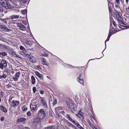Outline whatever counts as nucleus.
<instances>
[{"instance_id": "4", "label": "nucleus", "mask_w": 129, "mask_h": 129, "mask_svg": "<svg viewBox=\"0 0 129 129\" xmlns=\"http://www.w3.org/2000/svg\"><path fill=\"white\" fill-rule=\"evenodd\" d=\"M19 102L18 101L13 100L11 103V105L14 107H15L19 104Z\"/></svg>"}, {"instance_id": "54", "label": "nucleus", "mask_w": 129, "mask_h": 129, "mask_svg": "<svg viewBox=\"0 0 129 129\" xmlns=\"http://www.w3.org/2000/svg\"><path fill=\"white\" fill-rule=\"evenodd\" d=\"M111 25L112 26V24H111V23H110V27H111Z\"/></svg>"}, {"instance_id": "24", "label": "nucleus", "mask_w": 129, "mask_h": 129, "mask_svg": "<svg viewBox=\"0 0 129 129\" xmlns=\"http://www.w3.org/2000/svg\"><path fill=\"white\" fill-rule=\"evenodd\" d=\"M78 127L80 128L81 129H84L78 123L76 125Z\"/></svg>"}, {"instance_id": "40", "label": "nucleus", "mask_w": 129, "mask_h": 129, "mask_svg": "<svg viewBox=\"0 0 129 129\" xmlns=\"http://www.w3.org/2000/svg\"><path fill=\"white\" fill-rule=\"evenodd\" d=\"M36 67L37 68L40 69H42L41 67L40 66H36Z\"/></svg>"}, {"instance_id": "10", "label": "nucleus", "mask_w": 129, "mask_h": 129, "mask_svg": "<svg viewBox=\"0 0 129 129\" xmlns=\"http://www.w3.org/2000/svg\"><path fill=\"white\" fill-rule=\"evenodd\" d=\"M36 75L38 76L41 79H43V75L40 74L39 72L36 71L35 72Z\"/></svg>"}, {"instance_id": "60", "label": "nucleus", "mask_w": 129, "mask_h": 129, "mask_svg": "<svg viewBox=\"0 0 129 129\" xmlns=\"http://www.w3.org/2000/svg\"><path fill=\"white\" fill-rule=\"evenodd\" d=\"M27 54L29 56V54Z\"/></svg>"}, {"instance_id": "53", "label": "nucleus", "mask_w": 129, "mask_h": 129, "mask_svg": "<svg viewBox=\"0 0 129 129\" xmlns=\"http://www.w3.org/2000/svg\"><path fill=\"white\" fill-rule=\"evenodd\" d=\"M6 71H7V73H9V70H7Z\"/></svg>"}, {"instance_id": "43", "label": "nucleus", "mask_w": 129, "mask_h": 129, "mask_svg": "<svg viewBox=\"0 0 129 129\" xmlns=\"http://www.w3.org/2000/svg\"><path fill=\"white\" fill-rule=\"evenodd\" d=\"M88 123L92 127L93 126V124H91V122L90 121L88 122Z\"/></svg>"}, {"instance_id": "41", "label": "nucleus", "mask_w": 129, "mask_h": 129, "mask_svg": "<svg viewBox=\"0 0 129 129\" xmlns=\"http://www.w3.org/2000/svg\"><path fill=\"white\" fill-rule=\"evenodd\" d=\"M81 75H82V74H79V76L78 77V80H79L80 79H81L80 77H81Z\"/></svg>"}, {"instance_id": "37", "label": "nucleus", "mask_w": 129, "mask_h": 129, "mask_svg": "<svg viewBox=\"0 0 129 129\" xmlns=\"http://www.w3.org/2000/svg\"><path fill=\"white\" fill-rule=\"evenodd\" d=\"M0 120L1 121H3L4 120V117H2L0 118Z\"/></svg>"}, {"instance_id": "35", "label": "nucleus", "mask_w": 129, "mask_h": 129, "mask_svg": "<svg viewBox=\"0 0 129 129\" xmlns=\"http://www.w3.org/2000/svg\"><path fill=\"white\" fill-rule=\"evenodd\" d=\"M62 108L61 107H58L57 108V109L60 110H62Z\"/></svg>"}, {"instance_id": "6", "label": "nucleus", "mask_w": 129, "mask_h": 129, "mask_svg": "<svg viewBox=\"0 0 129 129\" xmlns=\"http://www.w3.org/2000/svg\"><path fill=\"white\" fill-rule=\"evenodd\" d=\"M41 101L43 104V106L45 108H47V103L46 102L45 99L44 98H41Z\"/></svg>"}, {"instance_id": "49", "label": "nucleus", "mask_w": 129, "mask_h": 129, "mask_svg": "<svg viewBox=\"0 0 129 129\" xmlns=\"http://www.w3.org/2000/svg\"><path fill=\"white\" fill-rule=\"evenodd\" d=\"M109 8L110 11H111V9L109 7Z\"/></svg>"}, {"instance_id": "44", "label": "nucleus", "mask_w": 129, "mask_h": 129, "mask_svg": "<svg viewBox=\"0 0 129 129\" xmlns=\"http://www.w3.org/2000/svg\"><path fill=\"white\" fill-rule=\"evenodd\" d=\"M23 129H30L28 127H25L23 128Z\"/></svg>"}, {"instance_id": "17", "label": "nucleus", "mask_w": 129, "mask_h": 129, "mask_svg": "<svg viewBox=\"0 0 129 129\" xmlns=\"http://www.w3.org/2000/svg\"><path fill=\"white\" fill-rule=\"evenodd\" d=\"M7 54L5 52H0V57H1V55L3 56H5L7 55Z\"/></svg>"}, {"instance_id": "26", "label": "nucleus", "mask_w": 129, "mask_h": 129, "mask_svg": "<svg viewBox=\"0 0 129 129\" xmlns=\"http://www.w3.org/2000/svg\"><path fill=\"white\" fill-rule=\"evenodd\" d=\"M22 109L23 111H25L27 109V108L26 106H24L23 107Z\"/></svg>"}, {"instance_id": "28", "label": "nucleus", "mask_w": 129, "mask_h": 129, "mask_svg": "<svg viewBox=\"0 0 129 129\" xmlns=\"http://www.w3.org/2000/svg\"><path fill=\"white\" fill-rule=\"evenodd\" d=\"M13 98V97L11 96H10L9 99L8 100V101L9 103L10 102H11V100Z\"/></svg>"}, {"instance_id": "5", "label": "nucleus", "mask_w": 129, "mask_h": 129, "mask_svg": "<svg viewBox=\"0 0 129 129\" xmlns=\"http://www.w3.org/2000/svg\"><path fill=\"white\" fill-rule=\"evenodd\" d=\"M20 75V73L19 72H17L16 73L14 76L13 77V79L15 81L18 80Z\"/></svg>"}, {"instance_id": "29", "label": "nucleus", "mask_w": 129, "mask_h": 129, "mask_svg": "<svg viewBox=\"0 0 129 129\" xmlns=\"http://www.w3.org/2000/svg\"><path fill=\"white\" fill-rule=\"evenodd\" d=\"M7 20H8V19H3L2 20L5 23H6L7 22Z\"/></svg>"}, {"instance_id": "3", "label": "nucleus", "mask_w": 129, "mask_h": 129, "mask_svg": "<svg viewBox=\"0 0 129 129\" xmlns=\"http://www.w3.org/2000/svg\"><path fill=\"white\" fill-rule=\"evenodd\" d=\"M7 65V61L6 60H3L0 62V68L2 69L4 68H6Z\"/></svg>"}, {"instance_id": "36", "label": "nucleus", "mask_w": 129, "mask_h": 129, "mask_svg": "<svg viewBox=\"0 0 129 129\" xmlns=\"http://www.w3.org/2000/svg\"><path fill=\"white\" fill-rule=\"evenodd\" d=\"M27 115L28 116H30L31 115V114L30 112L28 111L27 112Z\"/></svg>"}, {"instance_id": "20", "label": "nucleus", "mask_w": 129, "mask_h": 129, "mask_svg": "<svg viewBox=\"0 0 129 129\" xmlns=\"http://www.w3.org/2000/svg\"><path fill=\"white\" fill-rule=\"evenodd\" d=\"M19 17V15H13L12 16L11 19H12L18 18Z\"/></svg>"}, {"instance_id": "12", "label": "nucleus", "mask_w": 129, "mask_h": 129, "mask_svg": "<svg viewBox=\"0 0 129 129\" xmlns=\"http://www.w3.org/2000/svg\"><path fill=\"white\" fill-rule=\"evenodd\" d=\"M41 60L42 61V63L43 65H48L47 63L46 62V60L45 58H41Z\"/></svg>"}, {"instance_id": "15", "label": "nucleus", "mask_w": 129, "mask_h": 129, "mask_svg": "<svg viewBox=\"0 0 129 129\" xmlns=\"http://www.w3.org/2000/svg\"><path fill=\"white\" fill-rule=\"evenodd\" d=\"M20 5H22L26 3L27 2V0H20Z\"/></svg>"}, {"instance_id": "13", "label": "nucleus", "mask_w": 129, "mask_h": 129, "mask_svg": "<svg viewBox=\"0 0 129 129\" xmlns=\"http://www.w3.org/2000/svg\"><path fill=\"white\" fill-rule=\"evenodd\" d=\"M26 120V119L23 118H21L18 119L17 120V122H24Z\"/></svg>"}, {"instance_id": "11", "label": "nucleus", "mask_w": 129, "mask_h": 129, "mask_svg": "<svg viewBox=\"0 0 129 129\" xmlns=\"http://www.w3.org/2000/svg\"><path fill=\"white\" fill-rule=\"evenodd\" d=\"M36 61V59L35 57L33 56H31L30 57V61L34 62Z\"/></svg>"}, {"instance_id": "42", "label": "nucleus", "mask_w": 129, "mask_h": 129, "mask_svg": "<svg viewBox=\"0 0 129 129\" xmlns=\"http://www.w3.org/2000/svg\"><path fill=\"white\" fill-rule=\"evenodd\" d=\"M20 53L21 54H22V55H25L26 56H27V55L26 54H25V55L24 54L25 53H24V52L22 51H21Z\"/></svg>"}, {"instance_id": "46", "label": "nucleus", "mask_w": 129, "mask_h": 129, "mask_svg": "<svg viewBox=\"0 0 129 129\" xmlns=\"http://www.w3.org/2000/svg\"><path fill=\"white\" fill-rule=\"evenodd\" d=\"M129 1V0H126V3L127 5L128 4V2Z\"/></svg>"}, {"instance_id": "16", "label": "nucleus", "mask_w": 129, "mask_h": 129, "mask_svg": "<svg viewBox=\"0 0 129 129\" xmlns=\"http://www.w3.org/2000/svg\"><path fill=\"white\" fill-rule=\"evenodd\" d=\"M31 79L32 80V84H35V79L34 77L32 76L31 77Z\"/></svg>"}, {"instance_id": "48", "label": "nucleus", "mask_w": 129, "mask_h": 129, "mask_svg": "<svg viewBox=\"0 0 129 129\" xmlns=\"http://www.w3.org/2000/svg\"><path fill=\"white\" fill-rule=\"evenodd\" d=\"M126 10L129 11V7L128 8H126Z\"/></svg>"}, {"instance_id": "27", "label": "nucleus", "mask_w": 129, "mask_h": 129, "mask_svg": "<svg viewBox=\"0 0 129 129\" xmlns=\"http://www.w3.org/2000/svg\"><path fill=\"white\" fill-rule=\"evenodd\" d=\"M110 37L108 36V37L107 39L105 41V46L106 45V42L108 41L109 40V39L110 38Z\"/></svg>"}, {"instance_id": "30", "label": "nucleus", "mask_w": 129, "mask_h": 129, "mask_svg": "<svg viewBox=\"0 0 129 129\" xmlns=\"http://www.w3.org/2000/svg\"><path fill=\"white\" fill-rule=\"evenodd\" d=\"M115 2L117 5H118L120 3L119 0H115Z\"/></svg>"}, {"instance_id": "61", "label": "nucleus", "mask_w": 129, "mask_h": 129, "mask_svg": "<svg viewBox=\"0 0 129 129\" xmlns=\"http://www.w3.org/2000/svg\"><path fill=\"white\" fill-rule=\"evenodd\" d=\"M110 1H112V0H110Z\"/></svg>"}, {"instance_id": "7", "label": "nucleus", "mask_w": 129, "mask_h": 129, "mask_svg": "<svg viewBox=\"0 0 129 129\" xmlns=\"http://www.w3.org/2000/svg\"><path fill=\"white\" fill-rule=\"evenodd\" d=\"M30 109L31 110L35 111L36 109V105L35 103H31L30 106Z\"/></svg>"}, {"instance_id": "8", "label": "nucleus", "mask_w": 129, "mask_h": 129, "mask_svg": "<svg viewBox=\"0 0 129 129\" xmlns=\"http://www.w3.org/2000/svg\"><path fill=\"white\" fill-rule=\"evenodd\" d=\"M17 26L20 28L22 30H24L26 29V28L21 23H17Z\"/></svg>"}, {"instance_id": "51", "label": "nucleus", "mask_w": 129, "mask_h": 129, "mask_svg": "<svg viewBox=\"0 0 129 129\" xmlns=\"http://www.w3.org/2000/svg\"><path fill=\"white\" fill-rule=\"evenodd\" d=\"M47 128H48V129H50L51 128V127L50 126H49L48 127H47Z\"/></svg>"}, {"instance_id": "1", "label": "nucleus", "mask_w": 129, "mask_h": 129, "mask_svg": "<svg viewBox=\"0 0 129 129\" xmlns=\"http://www.w3.org/2000/svg\"><path fill=\"white\" fill-rule=\"evenodd\" d=\"M12 0H0V5L7 9L12 8L13 6L9 4V2H12Z\"/></svg>"}, {"instance_id": "9", "label": "nucleus", "mask_w": 129, "mask_h": 129, "mask_svg": "<svg viewBox=\"0 0 129 129\" xmlns=\"http://www.w3.org/2000/svg\"><path fill=\"white\" fill-rule=\"evenodd\" d=\"M39 114L41 115L42 114V115L43 117H45L46 116L45 113L43 109H41L39 111Z\"/></svg>"}, {"instance_id": "23", "label": "nucleus", "mask_w": 129, "mask_h": 129, "mask_svg": "<svg viewBox=\"0 0 129 129\" xmlns=\"http://www.w3.org/2000/svg\"><path fill=\"white\" fill-rule=\"evenodd\" d=\"M71 122H72L76 126L78 123V122L77 121H76L75 120H72L71 121Z\"/></svg>"}, {"instance_id": "31", "label": "nucleus", "mask_w": 129, "mask_h": 129, "mask_svg": "<svg viewBox=\"0 0 129 129\" xmlns=\"http://www.w3.org/2000/svg\"><path fill=\"white\" fill-rule=\"evenodd\" d=\"M26 43L29 46H31V42L30 41H27L26 42Z\"/></svg>"}, {"instance_id": "50", "label": "nucleus", "mask_w": 129, "mask_h": 129, "mask_svg": "<svg viewBox=\"0 0 129 129\" xmlns=\"http://www.w3.org/2000/svg\"><path fill=\"white\" fill-rule=\"evenodd\" d=\"M75 99H77V100H78V98L76 96L75 97Z\"/></svg>"}, {"instance_id": "56", "label": "nucleus", "mask_w": 129, "mask_h": 129, "mask_svg": "<svg viewBox=\"0 0 129 129\" xmlns=\"http://www.w3.org/2000/svg\"><path fill=\"white\" fill-rule=\"evenodd\" d=\"M2 8H1L0 9V11H2Z\"/></svg>"}, {"instance_id": "55", "label": "nucleus", "mask_w": 129, "mask_h": 129, "mask_svg": "<svg viewBox=\"0 0 129 129\" xmlns=\"http://www.w3.org/2000/svg\"><path fill=\"white\" fill-rule=\"evenodd\" d=\"M2 76H0V78L2 79Z\"/></svg>"}, {"instance_id": "2", "label": "nucleus", "mask_w": 129, "mask_h": 129, "mask_svg": "<svg viewBox=\"0 0 129 129\" xmlns=\"http://www.w3.org/2000/svg\"><path fill=\"white\" fill-rule=\"evenodd\" d=\"M67 105L68 108H70L71 110L72 111L73 110H75V108L74 104L70 101L67 103Z\"/></svg>"}, {"instance_id": "58", "label": "nucleus", "mask_w": 129, "mask_h": 129, "mask_svg": "<svg viewBox=\"0 0 129 129\" xmlns=\"http://www.w3.org/2000/svg\"><path fill=\"white\" fill-rule=\"evenodd\" d=\"M47 128V127H46V128H45V129H48V128Z\"/></svg>"}, {"instance_id": "18", "label": "nucleus", "mask_w": 129, "mask_h": 129, "mask_svg": "<svg viewBox=\"0 0 129 129\" xmlns=\"http://www.w3.org/2000/svg\"><path fill=\"white\" fill-rule=\"evenodd\" d=\"M116 18L117 20L119 21H120L121 20V18L120 15L118 14L116 15Z\"/></svg>"}, {"instance_id": "45", "label": "nucleus", "mask_w": 129, "mask_h": 129, "mask_svg": "<svg viewBox=\"0 0 129 129\" xmlns=\"http://www.w3.org/2000/svg\"><path fill=\"white\" fill-rule=\"evenodd\" d=\"M40 93L41 94H43L44 93V91L43 90H41L40 91Z\"/></svg>"}, {"instance_id": "19", "label": "nucleus", "mask_w": 129, "mask_h": 129, "mask_svg": "<svg viewBox=\"0 0 129 129\" xmlns=\"http://www.w3.org/2000/svg\"><path fill=\"white\" fill-rule=\"evenodd\" d=\"M66 118L68 119L69 120L71 121V122L73 120L71 118L70 116V115L69 114H67L66 115Z\"/></svg>"}, {"instance_id": "22", "label": "nucleus", "mask_w": 129, "mask_h": 129, "mask_svg": "<svg viewBox=\"0 0 129 129\" xmlns=\"http://www.w3.org/2000/svg\"><path fill=\"white\" fill-rule=\"evenodd\" d=\"M78 81L80 82L81 84H83L84 82L83 79H80L79 80H78Z\"/></svg>"}, {"instance_id": "38", "label": "nucleus", "mask_w": 129, "mask_h": 129, "mask_svg": "<svg viewBox=\"0 0 129 129\" xmlns=\"http://www.w3.org/2000/svg\"><path fill=\"white\" fill-rule=\"evenodd\" d=\"M57 103V101L56 100V99L55 100H54V101L53 102V104H56Z\"/></svg>"}, {"instance_id": "39", "label": "nucleus", "mask_w": 129, "mask_h": 129, "mask_svg": "<svg viewBox=\"0 0 129 129\" xmlns=\"http://www.w3.org/2000/svg\"><path fill=\"white\" fill-rule=\"evenodd\" d=\"M113 24L114 25V27H116V23L114 21H113Z\"/></svg>"}, {"instance_id": "25", "label": "nucleus", "mask_w": 129, "mask_h": 129, "mask_svg": "<svg viewBox=\"0 0 129 129\" xmlns=\"http://www.w3.org/2000/svg\"><path fill=\"white\" fill-rule=\"evenodd\" d=\"M27 11L26 10H23L22 12V13L24 15H25L26 14Z\"/></svg>"}, {"instance_id": "14", "label": "nucleus", "mask_w": 129, "mask_h": 129, "mask_svg": "<svg viewBox=\"0 0 129 129\" xmlns=\"http://www.w3.org/2000/svg\"><path fill=\"white\" fill-rule=\"evenodd\" d=\"M0 109L5 112H6L7 111V110L6 108L3 106H0Z\"/></svg>"}, {"instance_id": "47", "label": "nucleus", "mask_w": 129, "mask_h": 129, "mask_svg": "<svg viewBox=\"0 0 129 129\" xmlns=\"http://www.w3.org/2000/svg\"><path fill=\"white\" fill-rule=\"evenodd\" d=\"M4 28L6 29H7V30H9V29L7 27L5 26V27H4Z\"/></svg>"}, {"instance_id": "34", "label": "nucleus", "mask_w": 129, "mask_h": 129, "mask_svg": "<svg viewBox=\"0 0 129 129\" xmlns=\"http://www.w3.org/2000/svg\"><path fill=\"white\" fill-rule=\"evenodd\" d=\"M2 76V78H5L7 76L5 74H4Z\"/></svg>"}, {"instance_id": "59", "label": "nucleus", "mask_w": 129, "mask_h": 129, "mask_svg": "<svg viewBox=\"0 0 129 129\" xmlns=\"http://www.w3.org/2000/svg\"><path fill=\"white\" fill-rule=\"evenodd\" d=\"M115 30H115V29H114V31H115Z\"/></svg>"}, {"instance_id": "33", "label": "nucleus", "mask_w": 129, "mask_h": 129, "mask_svg": "<svg viewBox=\"0 0 129 129\" xmlns=\"http://www.w3.org/2000/svg\"><path fill=\"white\" fill-rule=\"evenodd\" d=\"M20 49L24 50L25 49V48L22 46H21L20 47Z\"/></svg>"}, {"instance_id": "32", "label": "nucleus", "mask_w": 129, "mask_h": 129, "mask_svg": "<svg viewBox=\"0 0 129 129\" xmlns=\"http://www.w3.org/2000/svg\"><path fill=\"white\" fill-rule=\"evenodd\" d=\"M33 92L34 93H35L36 90V87H34L33 88Z\"/></svg>"}, {"instance_id": "52", "label": "nucleus", "mask_w": 129, "mask_h": 129, "mask_svg": "<svg viewBox=\"0 0 129 129\" xmlns=\"http://www.w3.org/2000/svg\"><path fill=\"white\" fill-rule=\"evenodd\" d=\"M92 128L93 129H97L95 127L93 126Z\"/></svg>"}, {"instance_id": "57", "label": "nucleus", "mask_w": 129, "mask_h": 129, "mask_svg": "<svg viewBox=\"0 0 129 129\" xmlns=\"http://www.w3.org/2000/svg\"><path fill=\"white\" fill-rule=\"evenodd\" d=\"M16 55V57H19L17 56V55Z\"/></svg>"}, {"instance_id": "21", "label": "nucleus", "mask_w": 129, "mask_h": 129, "mask_svg": "<svg viewBox=\"0 0 129 129\" xmlns=\"http://www.w3.org/2000/svg\"><path fill=\"white\" fill-rule=\"evenodd\" d=\"M112 33H114L113 31V30L112 29H110L109 31L108 36L111 37L112 35Z\"/></svg>"}]
</instances>
